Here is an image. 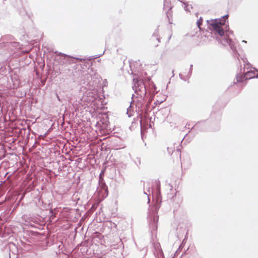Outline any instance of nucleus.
<instances>
[{
	"mask_svg": "<svg viewBox=\"0 0 258 258\" xmlns=\"http://www.w3.org/2000/svg\"><path fill=\"white\" fill-rule=\"evenodd\" d=\"M224 24V23H222L220 20L215 19L212 20L210 26L216 32L218 33L220 36H222L220 40L221 43L224 45H229L231 49H234L235 47L233 41L227 35H224V32L222 27Z\"/></svg>",
	"mask_w": 258,
	"mask_h": 258,
	"instance_id": "f257e3e1",
	"label": "nucleus"
},
{
	"mask_svg": "<svg viewBox=\"0 0 258 258\" xmlns=\"http://www.w3.org/2000/svg\"><path fill=\"white\" fill-rule=\"evenodd\" d=\"M92 75L85 73L81 78V82L89 87H93L94 85V81L92 80Z\"/></svg>",
	"mask_w": 258,
	"mask_h": 258,
	"instance_id": "f03ea898",
	"label": "nucleus"
},
{
	"mask_svg": "<svg viewBox=\"0 0 258 258\" xmlns=\"http://www.w3.org/2000/svg\"><path fill=\"white\" fill-rule=\"evenodd\" d=\"M244 77L245 79L253 78L255 76L254 69L252 68L249 64H246L244 67Z\"/></svg>",
	"mask_w": 258,
	"mask_h": 258,
	"instance_id": "7ed1b4c3",
	"label": "nucleus"
},
{
	"mask_svg": "<svg viewBox=\"0 0 258 258\" xmlns=\"http://www.w3.org/2000/svg\"><path fill=\"white\" fill-rule=\"evenodd\" d=\"M141 111L142 114H140V128H141V138L143 142H144V134L145 133V116L143 114L144 109L145 108H143L141 106Z\"/></svg>",
	"mask_w": 258,
	"mask_h": 258,
	"instance_id": "20e7f679",
	"label": "nucleus"
},
{
	"mask_svg": "<svg viewBox=\"0 0 258 258\" xmlns=\"http://www.w3.org/2000/svg\"><path fill=\"white\" fill-rule=\"evenodd\" d=\"M97 191L102 195V196L106 197L108 195V187L104 182H100L99 185L97 188Z\"/></svg>",
	"mask_w": 258,
	"mask_h": 258,
	"instance_id": "39448f33",
	"label": "nucleus"
},
{
	"mask_svg": "<svg viewBox=\"0 0 258 258\" xmlns=\"http://www.w3.org/2000/svg\"><path fill=\"white\" fill-rule=\"evenodd\" d=\"M134 81H135V87H141L142 88L143 86L145 89V82L143 78L139 79H134Z\"/></svg>",
	"mask_w": 258,
	"mask_h": 258,
	"instance_id": "423d86ee",
	"label": "nucleus"
},
{
	"mask_svg": "<svg viewBox=\"0 0 258 258\" xmlns=\"http://www.w3.org/2000/svg\"><path fill=\"white\" fill-rule=\"evenodd\" d=\"M148 84L149 85V92L150 93H154L156 91V87L154 84V83L150 80V79L148 80Z\"/></svg>",
	"mask_w": 258,
	"mask_h": 258,
	"instance_id": "0eeeda50",
	"label": "nucleus"
},
{
	"mask_svg": "<svg viewBox=\"0 0 258 258\" xmlns=\"http://www.w3.org/2000/svg\"><path fill=\"white\" fill-rule=\"evenodd\" d=\"M202 23H203V19L202 17H200V19L198 20V21L197 22V25L198 27L199 31H201L202 30L201 26L202 25Z\"/></svg>",
	"mask_w": 258,
	"mask_h": 258,
	"instance_id": "6e6552de",
	"label": "nucleus"
},
{
	"mask_svg": "<svg viewBox=\"0 0 258 258\" xmlns=\"http://www.w3.org/2000/svg\"><path fill=\"white\" fill-rule=\"evenodd\" d=\"M104 53V51L103 52V53L102 54H101L100 55H96L95 56H90L89 57H88V60H91L93 59L99 58L101 55H102Z\"/></svg>",
	"mask_w": 258,
	"mask_h": 258,
	"instance_id": "1a4fd4ad",
	"label": "nucleus"
},
{
	"mask_svg": "<svg viewBox=\"0 0 258 258\" xmlns=\"http://www.w3.org/2000/svg\"><path fill=\"white\" fill-rule=\"evenodd\" d=\"M131 105L127 109L126 114L128 115V116L130 117L132 116L131 113Z\"/></svg>",
	"mask_w": 258,
	"mask_h": 258,
	"instance_id": "9d476101",
	"label": "nucleus"
},
{
	"mask_svg": "<svg viewBox=\"0 0 258 258\" xmlns=\"http://www.w3.org/2000/svg\"><path fill=\"white\" fill-rule=\"evenodd\" d=\"M55 53H56V54H58L59 55H62L63 56H64V58L66 57H70L71 58V56H70L69 55H67L64 53H62L61 52H58V51H55Z\"/></svg>",
	"mask_w": 258,
	"mask_h": 258,
	"instance_id": "9b49d317",
	"label": "nucleus"
},
{
	"mask_svg": "<svg viewBox=\"0 0 258 258\" xmlns=\"http://www.w3.org/2000/svg\"><path fill=\"white\" fill-rule=\"evenodd\" d=\"M177 154V155L179 156V161L180 162V153H176Z\"/></svg>",
	"mask_w": 258,
	"mask_h": 258,
	"instance_id": "f8f14e48",
	"label": "nucleus"
},
{
	"mask_svg": "<svg viewBox=\"0 0 258 258\" xmlns=\"http://www.w3.org/2000/svg\"><path fill=\"white\" fill-rule=\"evenodd\" d=\"M73 58H75L76 59H79V60H82L83 59L82 58H78V57H72Z\"/></svg>",
	"mask_w": 258,
	"mask_h": 258,
	"instance_id": "ddd939ff",
	"label": "nucleus"
},
{
	"mask_svg": "<svg viewBox=\"0 0 258 258\" xmlns=\"http://www.w3.org/2000/svg\"><path fill=\"white\" fill-rule=\"evenodd\" d=\"M140 104L139 103H138V104H137V106H138L139 108H140Z\"/></svg>",
	"mask_w": 258,
	"mask_h": 258,
	"instance_id": "4468645a",
	"label": "nucleus"
},
{
	"mask_svg": "<svg viewBox=\"0 0 258 258\" xmlns=\"http://www.w3.org/2000/svg\"><path fill=\"white\" fill-rule=\"evenodd\" d=\"M143 186H144V184L143 185ZM143 192L144 194H145V188L144 187V189H143Z\"/></svg>",
	"mask_w": 258,
	"mask_h": 258,
	"instance_id": "2eb2a0df",
	"label": "nucleus"
},
{
	"mask_svg": "<svg viewBox=\"0 0 258 258\" xmlns=\"http://www.w3.org/2000/svg\"><path fill=\"white\" fill-rule=\"evenodd\" d=\"M137 160H138V163H139L140 164V159H139L138 158H137Z\"/></svg>",
	"mask_w": 258,
	"mask_h": 258,
	"instance_id": "dca6fc26",
	"label": "nucleus"
},
{
	"mask_svg": "<svg viewBox=\"0 0 258 258\" xmlns=\"http://www.w3.org/2000/svg\"><path fill=\"white\" fill-rule=\"evenodd\" d=\"M137 160H138V163H139L140 164V159H139L138 158H137Z\"/></svg>",
	"mask_w": 258,
	"mask_h": 258,
	"instance_id": "f3484780",
	"label": "nucleus"
},
{
	"mask_svg": "<svg viewBox=\"0 0 258 258\" xmlns=\"http://www.w3.org/2000/svg\"><path fill=\"white\" fill-rule=\"evenodd\" d=\"M57 98H58V100H59V97L58 96H57Z\"/></svg>",
	"mask_w": 258,
	"mask_h": 258,
	"instance_id": "a211bd4d",
	"label": "nucleus"
}]
</instances>
